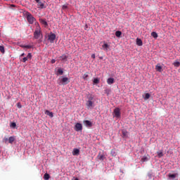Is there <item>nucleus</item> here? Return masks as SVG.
Here are the masks:
<instances>
[{
	"mask_svg": "<svg viewBox=\"0 0 180 180\" xmlns=\"http://www.w3.org/2000/svg\"><path fill=\"white\" fill-rule=\"evenodd\" d=\"M36 28L35 31L34 32V39L36 40H39V41H41L43 39V34L41 33V27H40V25L39 22H35Z\"/></svg>",
	"mask_w": 180,
	"mask_h": 180,
	"instance_id": "obj_1",
	"label": "nucleus"
},
{
	"mask_svg": "<svg viewBox=\"0 0 180 180\" xmlns=\"http://www.w3.org/2000/svg\"><path fill=\"white\" fill-rule=\"evenodd\" d=\"M86 106L89 110H92V109H94V108L95 107V101H94V96L92 94L87 95Z\"/></svg>",
	"mask_w": 180,
	"mask_h": 180,
	"instance_id": "obj_2",
	"label": "nucleus"
},
{
	"mask_svg": "<svg viewBox=\"0 0 180 180\" xmlns=\"http://www.w3.org/2000/svg\"><path fill=\"white\" fill-rule=\"evenodd\" d=\"M26 19L30 25H33L36 22V18L30 12H25Z\"/></svg>",
	"mask_w": 180,
	"mask_h": 180,
	"instance_id": "obj_3",
	"label": "nucleus"
},
{
	"mask_svg": "<svg viewBox=\"0 0 180 180\" xmlns=\"http://www.w3.org/2000/svg\"><path fill=\"white\" fill-rule=\"evenodd\" d=\"M56 34L53 32H50V34L48 35V40H49L50 43H54V40H56Z\"/></svg>",
	"mask_w": 180,
	"mask_h": 180,
	"instance_id": "obj_4",
	"label": "nucleus"
},
{
	"mask_svg": "<svg viewBox=\"0 0 180 180\" xmlns=\"http://www.w3.org/2000/svg\"><path fill=\"white\" fill-rule=\"evenodd\" d=\"M34 1L37 4V8H39V9H44V8H46L44 6V3L40 1V0H34Z\"/></svg>",
	"mask_w": 180,
	"mask_h": 180,
	"instance_id": "obj_5",
	"label": "nucleus"
},
{
	"mask_svg": "<svg viewBox=\"0 0 180 180\" xmlns=\"http://www.w3.org/2000/svg\"><path fill=\"white\" fill-rule=\"evenodd\" d=\"M75 129L76 131H82V124L77 123L75 126Z\"/></svg>",
	"mask_w": 180,
	"mask_h": 180,
	"instance_id": "obj_6",
	"label": "nucleus"
},
{
	"mask_svg": "<svg viewBox=\"0 0 180 180\" xmlns=\"http://www.w3.org/2000/svg\"><path fill=\"white\" fill-rule=\"evenodd\" d=\"M102 48L104 50V51H109L110 49V45L106 44V42H103V44L102 45Z\"/></svg>",
	"mask_w": 180,
	"mask_h": 180,
	"instance_id": "obj_7",
	"label": "nucleus"
},
{
	"mask_svg": "<svg viewBox=\"0 0 180 180\" xmlns=\"http://www.w3.org/2000/svg\"><path fill=\"white\" fill-rule=\"evenodd\" d=\"M60 82H62V85H67L68 84H70V79L68 77H63Z\"/></svg>",
	"mask_w": 180,
	"mask_h": 180,
	"instance_id": "obj_8",
	"label": "nucleus"
},
{
	"mask_svg": "<svg viewBox=\"0 0 180 180\" xmlns=\"http://www.w3.org/2000/svg\"><path fill=\"white\" fill-rule=\"evenodd\" d=\"M114 115L115 116L119 119V117H120V109L117 108L114 110Z\"/></svg>",
	"mask_w": 180,
	"mask_h": 180,
	"instance_id": "obj_9",
	"label": "nucleus"
},
{
	"mask_svg": "<svg viewBox=\"0 0 180 180\" xmlns=\"http://www.w3.org/2000/svg\"><path fill=\"white\" fill-rule=\"evenodd\" d=\"M22 63H26L27 60H32V53H29L26 57H24L22 59H21Z\"/></svg>",
	"mask_w": 180,
	"mask_h": 180,
	"instance_id": "obj_10",
	"label": "nucleus"
},
{
	"mask_svg": "<svg viewBox=\"0 0 180 180\" xmlns=\"http://www.w3.org/2000/svg\"><path fill=\"white\" fill-rule=\"evenodd\" d=\"M83 123L86 127H92V122L89 120H84Z\"/></svg>",
	"mask_w": 180,
	"mask_h": 180,
	"instance_id": "obj_11",
	"label": "nucleus"
},
{
	"mask_svg": "<svg viewBox=\"0 0 180 180\" xmlns=\"http://www.w3.org/2000/svg\"><path fill=\"white\" fill-rule=\"evenodd\" d=\"M155 70H156V71H158V72H162V71H163L162 67L161 66V65L160 63L156 65Z\"/></svg>",
	"mask_w": 180,
	"mask_h": 180,
	"instance_id": "obj_12",
	"label": "nucleus"
},
{
	"mask_svg": "<svg viewBox=\"0 0 180 180\" xmlns=\"http://www.w3.org/2000/svg\"><path fill=\"white\" fill-rule=\"evenodd\" d=\"M105 158V155L101 154V153H99L97 155V159L99 160V161H103Z\"/></svg>",
	"mask_w": 180,
	"mask_h": 180,
	"instance_id": "obj_13",
	"label": "nucleus"
},
{
	"mask_svg": "<svg viewBox=\"0 0 180 180\" xmlns=\"http://www.w3.org/2000/svg\"><path fill=\"white\" fill-rule=\"evenodd\" d=\"M107 84L108 85H112V84H115V79L110 77L107 79Z\"/></svg>",
	"mask_w": 180,
	"mask_h": 180,
	"instance_id": "obj_14",
	"label": "nucleus"
},
{
	"mask_svg": "<svg viewBox=\"0 0 180 180\" xmlns=\"http://www.w3.org/2000/svg\"><path fill=\"white\" fill-rule=\"evenodd\" d=\"M72 155H79V149L74 148L72 151Z\"/></svg>",
	"mask_w": 180,
	"mask_h": 180,
	"instance_id": "obj_15",
	"label": "nucleus"
},
{
	"mask_svg": "<svg viewBox=\"0 0 180 180\" xmlns=\"http://www.w3.org/2000/svg\"><path fill=\"white\" fill-rule=\"evenodd\" d=\"M40 22L41 23V25H44V26L45 27H47V26H49V24L47 23V21H46V20L44 19H40Z\"/></svg>",
	"mask_w": 180,
	"mask_h": 180,
	"instance_id": "obj_16",
	"label": "nucleus"
},
{
	"mask_svg": "<svg viewBox=\"0 0 180 180\" xmlns=\"http://www.w3.org/2000/svg\"><path fill=\"white\" fill-rule=\"evenodd\" d=\"M136 45L139 46H143V41L141 40V39H139V38L136 39Z\"/></svg>",
	"mask_w": 180,
	"mask_h": 180,
	"instance_id": "obj_17",
	"label": "nucleus"
},
{
	"mask_svg": "<svg viewBox=\"0 0 180 180\" xmlns=\"http://www.w3.org/2000/svg\"><path fill=\"white\" fill-rule=\"evenodd\" d=\"M15 140H16V139L15 138V136H10L8 138V143L10 144H13V141H15Z\"/></svg>",
	"mask_w": 180,
	"mask_h": 180,
	"instance_id": "obj_18",
	"label": "nucleus"
},
{
	"mask_svg": "<svg viewBox=\"0 0 180 180\" xmlns=\"http://www.w3.org/2000/svg\"><path fill=\"white\" fill-rule=\"evenodd\" d=\"M148 160H150V156H143L141 158V162H147V161H148Z\"/></svg>",
	"mask_w": 180,
	"mask_h": 180,
	"instance_id": "obj_19",
	"label": "nucleus"
},
{
	"mask_svg": "<svg viewBox=\"0 0 180 180\" xmlns=\"http://www.w3.org/2000/svg\"><path fill=\"white\" fill-rule=\"evenodd\" d=\"M110 154L112 157H116V155H117V150H116V149H112Z\"/></svg>",
	"mask_w": 180,
	"mask_h": 180,
	"instance_id": "obj_20",
	"label": "nucleus"
},
{
	"mask_svg": "<svg viewBox=\"0 0 180 180\" xmlns=\"http://www.w3.org/2000/svg\"><path fill=\"white\" fill-rule=\"evenodd\" d=\"M122 137L124 139H127V134H128L127 131L124 129V130L122 131Z\"/></svg>",
	"mask_w": 180,
	"mask_h": 180,
	"instance_id": "obj_21",
	"label": "nucleus"
},
{
	"mask_svg": "<svg viewBox=\"0 0 180 180\" xmlns=\"http://www.w3.org/2000/svg\"><path fill=\"white\" fill-rule=\"evenodd\" d=\"M64 74V71H63L62 68H59L56 72V75H63Z\"/></svg>",
	"mask_w": 180,
	"mask_h": 180,
	"instance_id": "obj_22",
	"label": "nucleus"
},
{
	"mask_svg": "<svg viewBox=\"0 0 180 180\" xmlns=\"http://www.w3.org/2000/svg\"><path fill=\"white\" fill-rule=\"evenodd\" d=\"M158 158H161L164 157V153H162V150L157 152Z\"/></svg>",
	"mask_w": 180,
	"mask_h": 180,
	"instance_id": "obj_23",
	"label": "nucleus"
},
{
	"mask_svg": "<svg viewBox=\"0 0 180 180\" xmlns=\"http://www.w3.org/2000/svg\"><path fill=\"white\" fill-rule=\"evenodd\" d=\"M60 58H61L62 61H67V58H68V56L66 55H62Z\"/></svg>",
	"mask_w": 180,
	"mask_h": 180,
	"instance_id": "obj_24",
	"label": "nucleus"
},
{
	"mask_svg": "<svg viewBox=\"0 0 180 180\" xmlns=\"http://www.w3.org/2000/svg\"><path fill=\"white\" fill-rule=\"evenodd\" d=\"M88 77H89V75H88V72H86L83 75L82 78L84 79V81H87Z\"/></svg>",
	"mask_w": 180,
	"mask_h": 180,
	"instance_id": "obj_25",
	"label": "nucleus"
},
{
	"mask_svg": "<svg viewBox=\"0 0 180 180\" xmlns=\"http://www.w3.org/2000/svg\"><path fill=\"white\" fill-rule=\"evenodd\" d=\"M45 113L50 117H53V112H50L49 110H46Z\"/></svg>",
	"mask_w": 180,
	"mask_h": 180,
	"instance_id": "obj_26",
	"label": "nucleus"
},
{
	"mask_svg": "<svg viewBox=\"0 0 180 180\" xmlns=\"http://www.w3.org/2000/svg\"><path fill=\"white\" fill-rule=\"evenodd\" d=\"M151 36H153L154 39H157V37H158V34H157L155 32H152Z\"/></svg>",
	"mask_w": 180,
	"mask_h": 180,
	"instance_id": "obj_27",
	"label": "nucleus"
},
{
	"mask_svg": "<svg viewBox=\"0 0 180 180\" xmlns=\"http://www.w3.org/2000/svg\"><path fill=\"white\" fill-rule=\"evenodd\" d=\"M44 180H49V179H50V174L46 173V174L44 175Z\"/></svg>",
	"mask_w": 180,
	"mask_h": 180,
	"instance_id": "obj_28",
	"label": "nucleus"
},
{
	"mask_svg": "<svg viewBox=\"0 0 180 180\" xmlns=\"http://www.w3.org/2000/svg\"><path fill=\"white\" fill-rule=\"evenodd\" d=\"M115 36H116V37H120L122 36V32H120V31H117V32H115Z\"/></svg>",
	"mask_w": 180,
	"mask_h": 180,
	"instance_id": "obj_29",
	"label": "nucleus"
},
{
	"mask_svg": "<svg viewBox=\"0 0 180 180\" xmlns=\"http://www.w3.org/2000/svg\"><path fill=\"white\" fill-rule=\"evenodd\" d=\"M150 94L146 93L144 97L145 101H147V99H150Z\"/></svg>",
	"mask_w": 180,
	"mask_h": 180,
	"instance_id": "obj_30",
	"label": "nucleus"
},
{
	"mask_svg": "<svg viewBox=\"0 0 180 180\" xmlns=\"http://www.w3.org/2000/svg\"><path fill=\"white\" fill-rule=\"evenodd\" d=\"M21 47H22V49H32V46L30 45H22Z\"/></svg>",
	"mask_w": 180,
	"mask_h": 180,
	"instance_id": "obj_31",
	"label": "nucleus"
},
{
	"mask_svg": "<svg viewBox=\"0 0 180 180\" xmlns=\"http://www.w3.org/2000/svg\"><path fill=\"white\" fill-rule=\"evenodd\" d=\"M0 51L3 54L5 53V47H4V46H0Z\"/></svg>",
	"mask_w": 180,
	"mask_h": 180,
	"instance_id": "obj_32",
	"label": "nucleus"
},
{
	"mask_svg": "<svg viewBox=\"0 0 180 180\" xmlns=\"http://www.w3.org/2000/svg\"><path fill=\"white\" fill-rule=\"evenodd\" d=\"M173 65H174V67H179L180 63L178 62V61H175V62L173 63Z\"/></svg>",
	"mask_w": 180,
	"mask_h": 180,
	"instance_id": "obj_33",
	"label": "nucleus"
},
{
	"mask_svg": "<svg viewBox=\"0 0 180 180\" xmlns=\"http://www.w3.org/2000/svg\"><path fill=\"white\" fill-rule=\"evenodd\" d=\"M10 127H13V129H15L16 127V123L15 122H11L10 124Z\"/></svg>",
	"mask_w": 180,
	"mask_h": 180,
	"instance_id": "obj_34",
	"label": "nucleus"
},
{
	"mask_svg": "<svg viewBox=\"0 0 180 180\" xmlns=\"http://www.w3.org/2000/svg\"><path fill=\"white\" fill-rule=\"evenodd\" d=\"M94 84H99V79L95 78L93 81Z\"/></svg>",
	"mask_w": 180,
	"mask_h": 180,
	"instance_id": "obj_35",
	"label": "nucleus"
},
{
	"mask_svg": "<svg viewBox=\"0 0 180 180\" xmlns=\"http://www.w3.org/2000/svg\"><path fill=\"white\" fill-rule=\"evenodd\" d=\"M169 178H172L174 179V178H176V174H169Z\"/></svg>",
	"mask_w": 180,
	"mask_h": 180,
	"instance_id": "obj_36",
	"label": "nucleus"
},
{
	"mask_svg": "<svg viewBox=\"0 0 180 180\" xmlns=\"http://www.w3.org/2000/svg\"><path fill=\"white\" fill-rule=\"evenodd\" d=\"M68 6H67V5H63V6H62V9L64 11V10H65V9H68Z\"/></svg>",
	"mask_w": 180,
	"mask_h": 180,
	"instance_id": "obj_37",
	"label": "nucleus"
},
{
	"mask_svg": "<svg viewBox=\"0 0 180 180\" xmlns=\"http://www.w3.org/2000/svg\"><path fill=\"white\" fill-rule=\"evenodd\" d=\"M17 107L18 108V109H21L22 105L20 104V103H17Z\"/></svg>",
	"mask_w": 180,
	"mask_h": 180,
	"instance_id": "obj_38",
	"label": "nucleus"
},
{
	"mask_svg": "<svg viewBox=\"0 0 180 180\" xmlns=\"http://www.w3.org/2000/svg\"><path fill=\"white\" fill-rule=\"evenodd\" d=\"M25 57V53H22L20 56V61H22V58Z\"/></svg>",
	"mask_w": 180,
	"mask_h": 180,
	"instance_id": "obj_39",
	"label": "nucleus"
},
{
	"mask_svg": "<svg viewBox=\"0 0 180 180\" xmlns=\"http://www.w3.org/2000/svg\"><path fill=\"white\" fill-rule=\"evenodd\" d=\"M4 141L5 143H7L8 141H9V139H8V138H4Z\"/></svg>",
	"mask_w": 180,
	"mask_h": 180,
	"instance_id": "obj_40",
	"label": "nucleus"
},
{
	"mask_svg": "<svg viewBox=\"0 0 180 180\" xmlns=\"http://www.w3.org/2000/svg\"><path fill=\"white\" fill-rule=\"evenodd\" d=\"M51 63V64H54L56 63V60L54 59H52Z\"/></svg>",
	"mask_w": 180,
	"mask_h": 180,
	"instance_id": "obj_41",
	"label": "nucleus"
},
{
	"mask_svg": "<svg viewBox=\"0 0 180 180\" xmlns=\"http://www.w3.org/2000/svg\"><path fill=\"white\" fill-rule=\"evenodd\" d=\"M91 58H95V54L91 55Z\"/></svg>",
	"mask_w": 180,
	"mask_h": 180,
	"instance_id": "obj_42",
	"label": "nucleus"
},
{
	"mask_svg": "<svg viewBox=\"0 0 180 180\" xmlns=\"http://www.w3.org/2000/svg\"><path fill=\"white\" fill-rule=\"evenodd\" d=\"M75 180H79V179H78V178H76Z\"/></svg>",
	"mask_w": 180,
	"mask_h": 180,
	"instance_id": "obj_43",
	"label": "nucleus"
},
{
	"mask_svg": "<svg viewBox=\"0 0 180 180\" xmlns=\"http://www.w3.org/2000/svg\"><path fill=\"white\" fill-rule=\"evenodd\" d=\"M11 6H15V5L13 4V5H11Z\"/></svg>",
	"mask_w": 180,
	"mask_h": 180,
	"instance_id": "obj_44",
	"label": "nucleus"
}]
</instances>
